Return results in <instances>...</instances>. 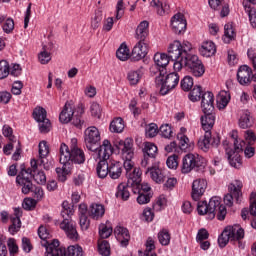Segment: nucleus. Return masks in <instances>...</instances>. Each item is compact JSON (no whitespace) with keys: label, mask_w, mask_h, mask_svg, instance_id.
Here are the masks:
<instances>
[{"label":"nucleus","mask_w":256,"mask_h":256,"mask_svg":"<svg viewBox=\"0 0 256 256\" xmlns=\"http://www.w3.org/2000/svg\"><path fill=\"white\" fill-rule=\"evenodd\" d=\"M62 168H56L57 178L58 181L61 183H65L67 181V175H71V171H73V168L71 167L70 163L67 162H60Z\"/></svg>","instance_id":"nucleus-33"},{"label":"nucleus","mask_w":256,"mask_h":256,"mask_svg":"<svg viewBox=\"0 0 256 256\" xmlns=\"http://www.w3.org/2000/svg\"><path fill=\"white\" fill-rule=\"evenodd\" d=\"M123 167L126 171V177L128 179L129 185L141 183V168L134 167L131 159H126L124 161Z\"/></svg>","instance_id":"nucleus-18"},{"label":"nucleus","mask_w":256,"mask_h":256,"mask_svg":"<svg viewBox=\"0 0 256 256\" xmlns=\"http://www.w3.org/2000/svg\"><path fill=\"white\" fill-rule=\"evenodd\" d=\"M200 99L202 111H215V96L212 92H204Z\"/></svg>","instance_id":"nucleus-28"},{"label":"nucleus","mask_w":256,"mask_h":256,"mask_svg":"<svg viewBox=\"0 0 256 256\" xmlns=\"http://www.w3.org/2000/svg\"><path fill=\"white\" fill-rule=\"evenodd\" d=\"M10 75V66L7 60L0 61V79H7Z\"/></svg>","instance_id":"nucleus-51"},{"label":"nucleus","mask_w":256,"mask_h":256,"mask_svg":"<svg viewBox=\"0 0 256 256\" xmlns=\"http://www.w3.org/2000/svg\"><path fill=\"white\" fill-rule=\"evenodd\" d=\"M101 106L97 102H92L90 106V113L92 117H96L97 119H101Z\"/></svg>","instance_id":"nucleus-58"},{"label":"nucleus","mask_w":256,"mask_h":256,"mask_svg":"<svg viewBox=\"0 0 256 256\" xmlns=\"http://www.w3.org/2000/svg\"><path fill=\"white\" fill-rule=\"evenodd\" d=\"M59 161L60 163H69L73 169V165H83L85 163V152L81 148L69 150V146L62 143L59 148Z\"/></svg>","instance_id":"nucleus-7"},{"label":"nucleus","mask_w":256,"mask_h":256,"mask_svg":"<svg viewBox=\"0 0 256 256\" xmlns=\"http://www.w3.org/2000/svg\"><path fill=\"white\" fill-rule=\"evenodd\" d=\"M215 215L218 221H225L227 216V208L221 204V198L214 196L208 203V216L210 219H215Z\"/></svg>","instance_id":"nucleus-14"},{"label":"nucleus","mask_w":256,"mask_h":256,"mask_svg":"<svg viewBox=\"0 0 256 256\" xmlns=\"http://www.w3.org/2000/svg\"><path fill=\"white\" fill-rule=\"evenodd\" d=\"M84 135L87 150L97 155L103 146V144L101 145V133L99 129L95 126H90L85 130Z\"/></svg>","instance_id":"nucleus-10"},{"label":"nucleus","mask_w":256,"mask_h":256,"mask_svg":"<svg viewBox=\"0 0 256 256\" xmlns=\"http://www.w3.org/2000/svg\"><path fill=\"white\" fill-rule=\"evenodd\" d=\"M145 251H141L139 250V255H147L149 253H153V251H155V240H153V238L149 237L147 240H146V243H145Z\"/></svg>","instance_id":"nucleus-53"},{"label":"nucleus","mask_w":256,"mask_h":256,"mask_svg":"<svg viewBox=\"0 0 256 256\" xmlns=\"http://www.w3.org/2000/svg\"><path fill=\"white\" fill-rule=\"evenodd\" d=\"M241 189H243V182L240 180H234L228 186L229 193L224 196V203L227 207H233V200L236 203H241Z\"/></svg>","instance_id":"nucleus-16"},{"label":"nucleus","mask_w":256,"mask_h":256,"mask_svg":"<svg viewBox=\"0 0 256 256\" xmlns=\"http://www.w3.org/2000/svg\"><path fill=\"white\" fill-rule=\"evenodd\" d=\"M8 249H9L10 255H15L19 253V246H17V242L14 238H10L8 240Z\"/></svg>","instance_id":"nucleus-62"},{"label":"nucleus","mask_w":256,"mask_h":256,"mask_svg":"<svg viewBox=\"0 0 256 256\" xmlns=\"http://www.w3.org/2000/svg\"><path fill=\"white\" fill-rule=\"evenodd\" d=\"M141 77H143L141 70H131L127 74V80L131 85H137L141 81Z\"/></svg>","instance_id":"nucleus-42"},{"label":"nucleus","mask_w":256,"mask_h":256,"mask_svg":"<svg viewBox=\"0 0 256 256\" xmlns=\"http://www.w3.org/2000/svg\"><path fill=\"white\" fill-rule=\"evenodd\" d=\"M12 225L9 226L8 231L11 235H15V233H19L21 229V218L13 217L11 218Z\"/></svg>","instance_id":"nucleus-48"},{"label":"nucleus","mask_w":256,"mask_h":256,"mask_svg":"<svg viewBox=\"0 0 256 256\" xmlns=\"http://www.w3.org/2000/svg\"><path fill=\"white\" fill-rule=\"evenodd\" d=\"M129 187H131V184L129 182L126 183H120L117 186L116 190V198L117 199H122V201H128L129 197H131V193L129 192Z\"/></svg>","instance_id":"nucleus-36"},{"label":"nucleus","mask_w":256,"mask_h":256,"mask_svg":"<svg viewBox=\"0 0 256 256\" xmlns=\"http://www.w3.org/2000/svg\"><path fill=\"white\" fill-rule=\"evenodd\" d=\"M158 241L164 246H167L171 243V234L169 233V230L162 229L158 233Z\"/></svg>","instance_id":"nucleus-45"},{"label":"nucleus","mask_w":256,"mask_h":256,"mask_svg":"<svg viewBox=\"0 0 256 256\" xmlns=\"http://www.w3.org/2000/svg\"><path fill=\"white\" fill-rule=\"evenodd\" d=\"M243 7L245 13H247L249 17L251 25H254L256 27V9L252 7L251 4H245V2L243 3Z\"/></svg>","instance_id":"nucleus-43"},{"label":"nucleus","mask_w":256,"mask_h":256,"mask_svg":"<svg viewBox=\"0 0 256 256\" xmlns=\"http://www.w3.org/2000/svg\"><path fill=\"white\" fill-rule=\"evenodd\" d=\"M111 155H113V146L111 141L105 139L100 146L97 154H93V157H98L99 162L96 167V173L100 179H105L109 175V161H107Z\"/></svg>","instance_id":"nucleus-5"},{"label":"nucleus","mask_w":256,"mask_h":256,"mask_svg":"<svg viewBox=\"0 0 256 256\" xmlns=\"http://www.w3.org/2000/svg\"><path fill=\"white\" fill-rule=\"evenodd\" d=\"M113 233V228L105 225V224H101L99 226V235L101 237V239H109V237H111Z\"/></svg>","instance_id":"nucleus-52"},{"label":"nucleus","mask_w":256,"mask_h":256,"mask_svg":"<svg viewBox=\"0 0 256 256\" xmlns=\"http://www.w3.org/2000/svg\"><path fill=\"white\" fill-rule=\"evenodd\" d=\"M157 87H160V95H167L170 91H173L177 85H179V74L172 72L170 74L158 75L155 78Z\"/></svg>","instance_id":"nucleus-11"},{"label":"nucleus","mask_w":256,"mask_h":256,"mask_svg":"<svg viewBox=\"0 0 256 256\" xmlns=\"http://www.w3.org/2000/svg\"><path fill=\"white\" fill-rule=\"evenodd\" d=\"M181 89L183 91H191L193 88V77L185 76L180 82Z\"/></svg>","instance_id":"nucleus-54"},{"label":"nucleus","mask_w":256,"mask_h":256,"mask_svg":"<svg viewBox=\"0 0 256 256\" xmlns=\"http://www.w3.org/2000/svg\"><path fill=\"white\" fill-rule=\"evenodd\" d=\"M45 256H83V248L73 245L65 249L60 246L59 240H53L46 246Z\"/></svg>","instance_id":"nucleus-9"},{"label":"nucleus","mask_w":256,"mask_h":256,"mask_svg":"<svg viewBox=\"0 0 256 256\" xmlns=\"http://www.w3.org/2000/svg\"><path fill=\"white\" fill-rule=\"evenodd\" d=\"M142 153L143 158L140 162L142 169H147V167H151V165L157 163V145L152 142H145L144 147L142 148Z\"/></svg>","instance_id":"nucleus-13"},{"label":"nucleus","mask_w":256,"mask_h":256,"mask_svg":"<svg viewBox=\"0 0 256 256\" xmlns=\"http://www.w3.org/2000/svg\"><path fill=\"white\" fill-rule=\"evenodd\" d=\"M154 63L158 69V75H167V65L171 61V57L165 53L157 52L153 57Z\"/></svg>","instance_id":"nucleus-20"},{"label":"nucleus","mask_w":256,"mask_h":256,"mask_svg":"<svg viewBox=\"0 0 256 256\" xmlns=\"http://www.w3.org/2000/svg\"><path fill=\"white\" fill-rule=\"evenodd\" d=\"M251 215L252 217H256V203H250V208H243L241 211V217L244 221H246L247 217Z\"/></svg>","instance_id":"nucleus-49"},{"label":"nucleus","mask_w":256,"mask_h":256,"mask_svg":"<svg viewBox=\"0 0 256 256\" xmlns=\"http://www.w3.org/2000/svg\"><path fill=\"white\" fill-rule=\"evenodd\" d=\"M203 96V89L201 86H195L189 93L188 97L190 101L196 103V101H201V97Z\"/></svg>","instance_id":"nucleus-44"},{"label":"nucleus","mask_w":256,"mask_h":256,"mask_svg":"<svg viewBox=\"0 0 256 256\" xmlns=\"http://www.w3.org/2000/svg\"><path fill=\"white\" fill-rule=\"evenodd\" d=\"M199 51L203 57H213V55L217 53V47L213 41H206L202 43Z\"/></svg>","instance_id":"nucleus-34"},{"label":"nucleus","mask_w":256,"mask_h":256,"mask_svg":"<svg viewBox=\"0 0 256 256\" xmlns=\"http://www.w3.org/2000/svg\"><path fill=\"white\" fill-rule=\"evenodd\" d=\"M123 129H125V122L121 117L115 118L110 123L109 130L111 131V133H123Z\"/></svg>","instance_id":"nucleus-39"},{"label":"nucleus","mask_w":256,"mask_h":256,"mask_svg":"<svg viewBox=\"0 0 256 256\" xmlns=\"http://www.w3.org/2000/svg\"><path fill=\"white\" fill-rule=\"evenodd\" d=\"M123 175V164L117 160H109L108 176L110 179H119Z\"/></svg>","instance_id":"nucleus-29"},{"label":"nucleus","mask_w":256,"mask_h":256,"mask_svg":"<svg viewBox=\"0 0 256 256\" xmlns=\"http://www.w3.org/2000/svg\"><path fill=\"white\" fill-rule=\"evenodd\" d=\"M207 189V180L197 179L192 183L191 197L193 201H199Z\"/></svg>","instance_id":"nucleus-22"},{"label":"nucleus","mask_w":256,"mask_h":256,"mask_svg":"<svg viewBox=\"0 0 256 256\" xmlns=\"http://www.w3.org/2000/svg\"><path fill=\"white\" fill-rule=\"evenodd\" d=\"M117 149L121 151L125 159H133V155H135L133 150V139L131 138H126L124 141L121 140L117 145Z\"/></svg>","instance_id":"nucleus-24"},{"label":"nucleus","mask_w":256,"mask_h":256,"mask_svg":"<svg viewBox=\"0 0 256 256\" xmlns=\"http://www.w3.org/2000/svg\"><path fill=\"white\" fill-rule=\"evenodd\" d=\"M253 70L247 65H242L239 67L237 72V79L240 85H249L251 83V75Z\"/></svg>","instance_id":"nucleus-27"},{"label":"nucleus","mask_w":256,"mask_h":256,"mask_svg":"<svg viewBox=\"0 0 256 256\" xmlns=\"http://www.w3.org/2000/svg\"><path fill=\"white\" fill-rule=\"evenodd\" d=\"M185 133H187V128L181 127L180 133L177 134V139L179 141V147L181 151H187V149H189V137H187Z\"/></svg>","instance_id":"nucleus-37"},{"label":"nucleus","mask_w":256,"mask_h":256,"mask_svg":"<svg viewBox=\"0 0 256 256\" xmlns=\"http://www.w3.org/2000/svg\"><path fill=\"white\" fill-rule=\"evenodd\" d=\"M159 135L164 137V139H171L173 137V129L169 124H163L158 130Z\"/></svg>","instance_id":"nucleus-47"},{"label":"nucleus","mask_w":256,"mask_h":256,"mask_svg":"<svg viewBox=\"0 0 256 256\" xmlns=\"http://www.w3.org/2000/svg\"><path fill=\"white\" fill-rule=\"evenodd\" d=\"M98 253L102 256L111 255V245L109 244V241L103 240L98 244Z\"/></svg>","instance_id":"nucleus-46"},{"label":"nucleus","mask_w":256,"mask_h":256,"mask_svg":"<svg viewBox=\"0 0 256 256\" xmlns=\"http://www.w3.org/2000/svg\"><path fill=\"white\" fill-rule=\"evenodd\" d=\"M33 118L39 124L40 133H49V131H51V121L47 118V110H45V108H35Z\"/></svg>","instance_id":"nucleus-17"},{"label":"nucleus","mask_w":256,"mask_h":256,"mask_svg":"<svg viewBox=\"0 0 256 256\" xmlns=\"http://www.w3.org/2000/svg\"><path fill=\"white\" fill-rule=\"evenodd\" d=\"M228 155V161L231 165V167H234L235 169H239L242 165V159L241 155L239 153H243V148L241 146H236L234 150H227Z\"/></svg>","instance_id":"nucleus-25"},{"label":"nucleus","mask_w":256,"mask_h":256,"mask_svg":"<svg viewBox=\"0 0 256 256\" xmlns=\"http://www.w3.org/2000/svg\"><path fill=\"white\" fill-rule=\"evenodd\" d=\"M148 37H149V22H147V20H144L140 22V24L136 28L135 39H137L138 42L149 43Z\"/></svg>","instance_id":"nucleus-26"},{"label":"nucleus","mask_w":256,"mask_h":256,"mask_svg":"<svg viewBox=\"0 0 256 256\" xmlns=\"http://www.w3.org/2000/svg\"><path fill=\"white\" fill-rule=\"evenodd\" d=\"M147 53H149V42H137L130 54V60L141 61L147 57Z\"/></svg>","instance_id":"nucleus-19"},{"label":"nucleus","mask_w":256,"mask_h":256,"mask_svg":"<svg viewBox=\"0 0 256 256\" xmlns=\"http://www.w3.org/2000/svg\"><path fill=\"white\" fill-rule=\"evenodd\" d=\"M116 57L120 61H127V59H131V53L129 52V47L127 45L122 44L116 51Z\"/></svg>","instance_id":"nucleus-41"},{"label":"nucleus","mask_w":256,"mask_h":256,"mask_svg":"<svg viewBox=\"0 0 256 256\" xmlns=\"http://www.w3.org/2000/svg\"><path fill=\"white\" fill-rule=\"evenodd\" d=\"M2 29L4 33H7L8 35L13 33V30L15 29V21L12 18H7L2 25Z\"/></svg>","instance_id":"nucleus-56"},{"label":"nucleus","mask_w":256,"mask_h":256,"mask_svg":"<svg viewBox=\"0 0 256 256\" xmlns=\"http://www.w3.org/2000/svg\"><path fill=\"white\" fill-rule=\"evenodd\" d=\"M204 115L201 117V125L202 129H204L205 134L203 139L198 141V147L204 153H207L211 147V129H213V125H215V114L213 111L202 110Z\"/></svg>","instance_id":"nucleus-6"},{"label":"nucleus","mask_w":256,"mask_h":256,"mask_svg":"<svg viewBox=\"0 0 256 256\" xmlns=\"http://www.w3.org/2000/svg\"><path fill=\"white\" fill-rule=\"evenodd\" d=\"M88 215L92 217V219H101L103 215H105V206L97 203H93L88 208Z\"/></svg>","instance_id":"nucleus-35"},{"label":"nucleus","mask_w":256,"mask_h":256,"mask_svg":"<svg viewBox=\"0 0 256 256\" xmlns=\"http://www.w3.org/2000/svg\"><path fill=\"white\" fill-rule=\"evenodd\" d=\"M33 179V169L22 168L20 173L16 176V183L22 187L21 191L24 195H29L35 189V185L32 182Z\"/></svg>","instance_id":"nucleus-12"},{"label":"nucleus","mask_w":256,"mask_h":256,"mask_svg":"<svg viewBox=\"0 0 256 256\" xmlns=\"http://www.w3.org/2000/svg\"><path fill=\"white\" fill-rule=\"evenodd\" d=\"M171 27L173 33L176 35H181L187 30V20L185 16L181 13H177L171 19Z\"/></svg>","instance_id":"nucleus-21"},{"label":"nucleus","mask_w":256,"mask_h":256,"mask_svg":"<svg viewBox=\"0 0 256 256\" xmlns=\"http://www.w3.org/2000/svg\"><path fill=\"white\" fill-rule=\"evenodd\" d=\"M193 46L190 42L174 41L168 47L170 59L174 62V71L186 69L193 77H203L205 75V65L199 59V56L191 54Z\"/></svg>","instance_id":"nucleus-1"},{"label":"nucleus","mask_w":256,"mask_h":256,"mask_svg":"<svg viewBox=\"0 0 256 256\" xmlns=\"http://www.w3.org/2000/svg\"><path fill=\"white\" fill-rule=\"evenodd\" d=\"M49 155V146L47 145V142L42 141L39 143V157L41 159H45Z\"/></svg>","instance_id":"nucleus-60"},{"label":"nucleus","mask_w":256,"mask_h":256,"mask_svg":"<svg viewBox=\"0 0 256 256\" xmlns=\"http://www.w3.org/2000/svg\"><path fill=\"white\" fill-rule=\"evenodd\" d=\"M2 133L4 137H7L11 143H14L15 137L13 135V128H11L9 125H4L2 128Z\"/></svg>","instance_id":"nucleus-61"},{"label":"nucleus","mask_w":256,"mask_h":256,"mask_svg":"<svg viewBox=\"0 0 256 256\" xmlns=\"http://www.w3.org/2000/svg\"><path fill=\"white\" fill-rule=\"evenodd\" d=\"M80 217V227L82 231H87L91 225V221L89 220L88 216H79Z\"/></svg>","instance_id":"nucleus-64"},{"label":"nucleus","mask_w":256,"mask_h":256,"mask_svg":"<svg viewBox=\"0 0 256 256\" xmlns=\"http://www.w3.org/2000/svg\"><path fill=\"white\" fill-rule=\"evenodd\" d=\"M255 122L253 121V116H251V112L249 110H243L240 113V117L238 120V125L240 129H250Z\"/></svg>","instance_id":"nucleus-30"},{"label":"nucleus","mask_w":256,"mask_h":256,"mask_svg":"<svg viewBox=\"0 0 256 256\" xmlns=\"http://www.w3.org/2000/svg\"><path fill=\"white\" fill-rule=\"evenodd\" d=\"M73 205L69 204L68 201L62 203L60 229L67 235L68 239L72 241H77L79 239V233H77V228L71 217H73Z\"/></svg>","instance_id":"nucleus-4"},{"label":"nucleus","mask_w":256,"mask_h":256,"mask_svg":"<svg viewBox=\"0 0 256 256\" xmlns=\"http://www.w3.org/2000/svg\"><path fill=\"white\" fill-rule=\"evenodd\" d=\"M159 134V126L155 123H151L146 127V137L153 139V137H157Z\"/></svg>","instance_id":"nucleus-55"},{"label":"nucleus","mask_w":256,"mask_h":256,"mask_svg":"<svg viewBox=\"0 0 256 256\" xmlns=\"http://www.w3.org/2000/svg\"><path fill=\"white\" fill-rule=\"evenodd\" d=\"M38 59L42 65H47V63H49V61H51V54L47 51H42L38 55Z\"/></svg>","instance_id":"nucleus-63"},{"label":"nucleus","mask_w":256,"mask_h":256,"mask_svg":"<svg viewBox=\"0 0 256 256\" xmlns=\"http://www.w3.org/2000/svg\"><path fill=\"white\" fill-rule=\"evenodd\" d=\"M132 193L138 195L137 203L147 205L151 201V186L147 183L135 182L131 184Z\"/></svg>","instance_id":"nucleus-15"},{"label":"nucleus","mask_w":256,"mask_h":256,"mask_svg":"<svg viewBox=\"0 0 256 256\" xmlns=\"http://www.w3.org/2000/svg\"><path fill=\"white\" fill-rule=\"evenodd\" d=\"M207 166V161L199 154L188 153L182 158L180 171L184 175L191 171H203Z\"/></svg>","instance_id":"nucleus-8"},{"label":"nucleus","mask_w":256,"mask_h":256,"mask_svg":"<svg viewBox=\"0 0 256 256\" xmlns=\"http://www.w3.org/2000/svg\"><path fill=\"white\" fill-rule=\"evenodd\" d=\"M85 113V105L79 104L75 110V106L73 103L67 101L59 115L60 123H71L74 127L81 129L83 125H85V121L81 118V116Z\"/></svg>","instance_id":"nucleus-2"},{"label":"nucleus","mask_w":256,"mask_h":256,"mask_svg":"<svg viewBox=\"0 0 256 256\" xmlns=\"http://www.w3.org/2000/svg\"><path fill=\"white\" fill-rule=\"evenodd\" d=\"M166 165L169 169H177L179 167V155L174 154L167 158Z\"/></svg>","instance_id":"nucleus-57"},{"label":"nucleus","mask_w":256,"mask_h":256,"mask_svg":"<svg viewBox=\"0 0 256 256\" xmlns=\"http://www.w3.org/2000/svg\"><path fill=\"white\" fill-rule=\"evenodd\" d=\"M235 29L233 28V25L231 24H226L224 26V36H223V41L224 43H231V41L235 40L236 37Z\"/></svg>","instance_id":"nucleus-40"},{"label":"nucleus","mask_w":256,"mask_h":256,"mask_svg":"<svg viewBox=\"0 0 256 256\" xmlns=\"http://www.w3.org/2000/svg\"><path fill=\"white\" fill-rule=\"evenodd\" d=\"M230 99H231V96H229V93H227V91L220 92L216 98L218 109L220 110L225 109V107L229 105Z\"/></svg>","instance_id":"nucleus-38"},{"label":"nucleus","mask_w":256,"mask_h":256,"mask_svg":"<svg viewBox=\"0 0 256 256\" xmlns=\"http://www.w3.org/2000/svg\"><path fill=\"white\" fill-rule=\"evenodd\" d=\"M32 171V179L38 183V185H45L47 183V176L44 171Z\"/></svg>","instance_id":"nucleus-50"},{"label":"nucleus","mask_w":256,"mask_h":256,"mask_svg":"<svg viewBox=\"0 0 256 256\" xmlns=\"http://www.w3.org/2000/svg\"><path fill=\"white\" fill-rule=\"evenodd\" d=\"M150 7L156 9L157 14L160 16L169 15V11L171 9V6H169V2L161 0H152L150 2Z\"/></svg>","instance_id":"nucleus-32"},{"label":"nucleus","mask_w":256,"mask_h":256,"mask_svg":"<svg viewBox=\"0 0 256 256\" xmlns=\"http://www.w3.org/2000/svg\"><path fill=\"white\" fill-rule=\"evenodd\" d=\"M145 169V173L147 175V173H150V177L152 179V181H154L155 183H165V179H167V175H165V171H163L161 168L151 165V166H146Z\"/></svg>","instance_id":"nucleus-23"},{"label":"nucleus","mask_w":256,"mask_h":256,"mask_svg":"<svg viewBox=\"0 0 256 256\" xmlns=\"http://www.w3.org/2000/svg\"><path fill=\"white\" fill-rule=\"evenodd\" d=\"M198 215H209V205L207 201H200L197 203Z\"/></svg>","instance_id":"nucleus-59"},{"label":"nucleus","mask_w":256,"mask_h":256,"mask_svg":"<svg viewBox=\"0 0 256 256\" xmlns=\"http://www.w3.org/2000/svg\"><path fill=\"white\" fill-rule=\"evenodd\" d=\"M114 233L122 247H127V245H129L131 235H129V230L127 228L118 226L114 229Z\"/></svg>","instance_id":"nucleus-31"},{"label":"nucleus","mask_w":256,"mask_h":256,"mask_svg":"<svg viewBox=\"0 0 256 256\" xmlns=\"http://www.w3.org/2000/svg\"><path fill=\"white\" fill-rule=\"evenodd\" d=\"M243 239H245V230L241 226H227L218 237V245L223 249V247H227V244L231 242L233 245H237L239 249H245Z\"/></svg>","instance_id":"nucleus-3"}]
</instances>
